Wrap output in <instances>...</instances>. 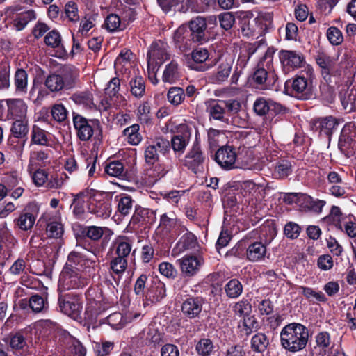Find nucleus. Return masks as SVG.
<instances>
[{
    "instance_id": "a211bd4d",
    "label": "nucleus",
    "mask_w": 356,
    "mask_h": 356,
    "mask_svg": "<svg viewBox=\"0 0 356 356\" xmlns=\"http://www.w3.org/2000/svg\"><path fill=\"white\" fill-rule=\"evenodd\" d=\"M263 65L259 61L252 74V80L256 87L267 89L274 86L277 77L273 72H268Z\"/></svg>"
},
{
    "instance_id": "c85d7f7f",
    "label": "nucleus",
    "mask_w": 356,
    "mask_h": 356,
    "mask_svg": "<svg viewBox=\"0 0 356 356\" xmlns=\"http://www.w3.org/2000/svg\"><path fill=\"white\" fill-rule=\"evenodd\" d=\"M234 60V57L230 54L222 55L219 57L220 63L215 75L216 82H224L229 77Z\"/></svg>"
},
{
    "instance_id": "9d476101",
    "label": "nucleus",
    "mask_w": 356,
    "mask_h": 356,
    "mask_svg": "<svg viewBox=\"0 0 356 356\" xmlns=\"http://www.w3.org/2000/svg\"><path fill=\"white\" fill-rule=\"evenodd\" d=\"M156 220L154 211L144 208L139 204L134 207V213L129 220V227L135 231L149 229Z\"/></svg>"
},
{
    "instance_id": "5701e85b",
    "label": "nucleus",
    "mask_w": 356,
    "mask_h": 356,
    "mask_svg": "<svg viewBox=\"0 0 356 356\" xmlns=\"http://www.w3.org/2000/svg\"><path fill=\"white\" fill-rule=\"evenodd\" d=\"M189 28V35L193 42L203 44L209 42V38L205 31L207 23L204 18L197 17L191 20Z\"/></svg>"
},
{
    "instance_id": "bb28decb",
    "label": "nucleus",
    "mask_w": 356,
    "mask_h": 356,
    "mask_svg": "<svg viewBox=\"0 0 356 356\" xmlns=\"http://www.w3.org/2000/svg\"><path fill=\"white\" fill-rule=\"evenodd\" d=\"M207 112L209 113V120H218L223 123H229L228 116L226 115L223 106V100L210 99L207 103Z\"/></svg>"
},
{
    "instance_id": "393cba45",
    "label": "nucleus",
    "mask_w": 356,
    "mask_h": 356,
    "mask_svg": "<svg viewBox=\"0 0 356 356\" xmlns=\"http://www.w3.org/2000/svg\"><path fill=\"white\" fill-rule=\"evenodd\" d=\"M280 60L285 67L292 69L300 68L305 63V58L301 53L295 51L281 50Z\"/></svg>"
},
{
    "instance_id": "72a5a7b5",
    "label": "nucleus",
    "mask_w": 356,
    "mask_h": 356,
    "mask_svg": "<svg viewBox=\"0 0 356 356\" xmlns=\"http://www.w3.org/2000/svg\"><path fill=\"white\" fill-rule=\"evenodd\" d=\"M8 108V115L10 118H22L26 116L27 106L25 102L21 99H8L6 100Z\"/></svg>"
},
{
    "instance_id": "39448f33",
    "label": "nucleus",
    "mask_w": 356,
    "mask_h": 356,
    "mask_svg": "<svg viewBox=\"0 0 356 356\" xmlns=\"http://www.w3.org/2000/svg\"><path fill=\"white\" fill-rule=\"evenodd\" d=\"M68 266H63L60 273L57 291L81 289L89 284L90 279L83 269H72Z\"/></svg>"
},
{
    "instance_id": "680f3d73",
    "label": "nucleus",
    "mask_w": 356,
    "mask_h": 356,
    "mask_svg": "<svg viewBox=\"0 0 356 356\" xmlns=\"http://www.w3.org/2000/svg\"><path fill=\"white\" fill-rule=\"evenodd\" d=\"M214 349V345L209 338H202L195 345V351L199 356H209Z\"/></svg>"
},
{
    "instance_id": "a19ab883",
    "label": "nucleus",
    "mask_w": 356,
    "mask_h": 356,
    "mask_svg": "<svg viewBox=\"0 0 356 356\" xmlns=\"http://www.w3.org/2000/svg\"><path fill=\"white\" fill-rule=\"evenodd\" d=\"M266 253V244L262 242H254L249 245L246 255L248 260L257 261L262 259Z\"/></svg>"
},
{
    "instance_id": "aec40b11",
    "label": "nucleus",
    "mask_w": 356,
    "mask_h": 356,
    "mask_svg": "<svg viewBox=\"0 0 356 356\" xmlns=\"http://www.w3.org/2000/svg\"><path fill=\"white\" fill-rule=\"evenodd\" d=\"M185 277H193L197 274L203 264L201 257L195 255H185L177 261Z\"/></svg>"
},
{
    "instance_id": "dca6fc26",
    "label": "nucleus",
    "mask_w": 356,
    "mask_h": 356,
    "mask_svg": "<svg viewBox=\"0 0 356 356\" xmlns=\"http://www.w3.org/2000/svg\"><path fill=\"white\" fill-rule=\"evenodd\" d=\"M6 342L13 354L17 356H30L34 350L32 344L27 343L26 339L21 332L10 333Z\"/></svg>"
},
{
    "instance_id": "3c124183",
    "label": "nucleus",
    "mask_w": 356,
    "mask_h": 356,
    "mask_svg": "<svg viewBox=\"0 0 356 356\" xmlns=\"http://www.w3.org/2000/svg\"><path fill=\"white\" fill-rule=\"evenodd\" d=\"M86 304H104L102 289L97 285L90 286L85 293Z\"/></svg>"
},
{
    "instance_id": "7c9ffc66",
    "label": "nucleus",
    "mask_w": 356,
    "mask_h": 356,
    "mask_svg": "<svg viewBox=\"0 0 356 356\" xmlns=\"http://www.w3.org/2000/svg\"><path fill=\"white\" fill-rule=\"evenodd\" d=\"M112 234V232L106 227L88 226V240L96 244L97 241L102 239V246L104 248L107 245L109 240L108 236Z\"/></svg>"
},
{
    "instance_id": "6ab92c4d",
    "label": "nucleus",
    "mask_w": 356,
    "mask_h": 356,
    "mask_svg": "<svg viewBox=\"0 0 356 356\" xmlns=\"http://www.w3.org/2000/svg\"><path fill=\"white\" fill-rule=\"evenodd\" d=\"M72 230L76 241V246H80L95 255L99 252V245L88 240V226L74 224Z\"/></svg>"
},
{
    "instance_id": "c756f323",
    "label": "nucleus",
    "mask_w": 356,
    "mask_h": 356,
    "mask_svg": "<svg viewBox=\"0 0 356 356\" xmlns=\"http://www.w3.org/2000/svg\"><path fill=\"white\" fill-rule=\"evenodd\" d=\"M33 207V204L29 203L18 218L14 220L15 225L19 229L28 231L33 227L36 219L35 216L31 212V208Z\"/></svg>"
},
{
    "instance_id": "de8ad7c7",
    "label": "nucleus",
    "mask_w": 356,
    "mask_h": 356,
    "mask_svg": "<svg viewBox=\"0 0 356 356\" xmlns=\"http://www.w3.org/2000/svg\"><path fill=\"white\" fill-rule=\"evenodd\" d=\"M197 244L196 236L191 232H186L179 238L176 245V248L179 252H184L187 250L195 248Z\"/></svg>"
},
{
    "instance_id": "774afa93",
    "label": "nucleus",
    "mask_w": 356,
    "mask_h": 356,
    "mask_svg": "<svg viewBox=\"0 0 356 356\" xmlns=\"http://www.w3.org/2000/svg\"><path fill=\"white\" fill-rule=\"evenodd\" d=\"M167 98L170 104L177 106L185 99L184 90L180 87H172L168 90Z\"/></svg>"
},
{
    "instance_id": "473e14b6",
    "label": "nucleus",
    "mask_w": 356,
    "mask_h": 356,
    "mask_svg": "<svg viewBox=\"0 0 356 356\" xmlns=\"http://www.w3.org/2000/svg\"><path fill=\"white\" fill-rule=\"evenodd\" d=\"M95 261L86 258V257L77 251H71L67 257V261L64 266L72 267V269H83V266H90L95 264Z\"/></svg>"
},
{
    "instance_id": "2eb2a0df",
    "label": "nucleus",
    "mask_w": 356,
    "mask_h": 356,
    "mask_svg": "<svg viewBox=\"0 0 356 356\" xmlns=\"http://www.w3.org/2000/svg\"><path fill=\"white\" fill-rule=\"evenodd\" d=\"M236 147L229 141L220 147L214 154V161L223 169L231 170L235 168L237 157Z\"/></svg>"
},
{
    "instance_id": "20e7f679",
    "label": "nucleus",
    "mask_w": 356,
    "mask_h": 356,
    "mask_svg": "<svg viewBox=\"0 0 356 356\" xmlns=\"http://www.w3.org/2000/svg\"><path fill=\"white\" fill-rule=\"evenodd\" d=\"M88 212L97 218H108L112 212L113 196L110 193L88 188Z\"/></svg>"
},
{
    "instance_id": "f257e3e1",
    "label": "nucleus",
    "mask_w": 356,
    "mask_h": 356,
    "mask_svg": "<svg viewBox=\"0 0 356 356\" xmlns=\"http://www.w3.org/2000/svg\"><path fill=\"white\" fill-rule=\"evenodd\" d=\"M314 77V69L308 65L298 74L286 81L284 92L298 99H309L314 95L313 80Z\"/></svg>"
},
{
    "instance_id": "9b49d317",
    "label": "nucleus",
    "mask_w": 356,
    "mask_h": 356,
    "mask_svg": "<svg viewBox=\"0 0 356 356\" xmlns=\"http://www.w3.org/2000/svg\"><path fill=\"white\" fill-rule=\"evenodd\" d=\"M253 109L255 113L261 117L266 115L269 116L284 115L289 112V108L285 106L263 97H258L255 100Z\"/></svg>"
},
{
    "instance_id": "603ef678",
    "label": "nucleus",
    "mask_w": 356,
    "mask_h": 356,
    "mask_svg": "<svg viewBox=\"0 0 356 356\" xmlns=\"http://www.w3.org/2000/svg\"><path fill=\"white\" fill-rule=\"evenodd\" d=\"M342 213L338 206L333 205L330 213L323 218V221L329 225H334L337 229L343 230L341 225Z\"/></svg>"
},
{
    "instance_id": "338daca9",
    "label": "nucleus",
    "mask_w": 356,
    "mask_h": 356,
    "mask_svg": "<svg viewBox=\"0 0 356 356\" xmlns=\"http://www.w3.org/2000/svg\"><path fill=\"white\" fill-rule=\"evenodd\" d=\"M113 348V342L105 340H101L100 342H95L93 344V350L96 356H106L111 353Z\"/></svg>"
},
{
    "instance_id": "f8f14e48",
    "label": "nucleus",
    "mask_w": 356,
    "mask_h": 356,
    "mask_svg": "<svg viewBox=\"0 0 356 356\" xmlns=\"http://www.w3.org/2000/svg\"><path fill=\"white\" fill-rule=\"evenodd\" d=\"M191 137V128L186 124L177 127V132L171 136L170 144V151L172 150L175 156H181L188 146Z\"/></svg>"
},
{
    "instance_id": "f3484780",
    "label": "nucleus",
    "mask_w": 356,
    "mask_h": 356,
    "mask_svg": "<svg viewBox=\"0 0 356 356\" xmlns=\"http://www.w3.org/2000/svg\"><path fill=\"white\" fill-rule=\"evenodd\" d=\"M342 120L332 115L318 118L314 120L312 129L318 131L320 136L330 140L332 134L338 129Z\"/></svg>"
},
{
    "instance_id": "5fc2aeb1",
    "label": "nucleus",
    "mask_w": 356,
    "mask_h": 356,
    "mask_svg": "<svg viewBox=\"0 0 356 356\" xmlns=\"http://www.w3.org/2000/svg\"><path fill=\"white\" fill-rule=\"evenodd\" d=\"M44 85L51 92H59L63 89L64 83L58 73L48 75L45 79Z\"/></svg>"
},
{
    "instance_id": "0e129e2a",
    "label": "nucleus",
    "mask_w": 356,
    "mask_h": 356,
    "mask_svg": "<svg viewBox=\"0 0 356 356\" xmlns=\"http://www.w3.org/2000/svg\"><path fill=\"white\" fill-rule=\"evenodd\" d=\"M104 171L111 177H120L124 175V166L121 161L114 160L106 165Z\"/></svg>"
},
{
    "instance_id": "ea45409f",
    "label": "nucleus",
    "mask_w": 356,
    "mask_h": 356,
    "mask_svg": "<svg viewBox=\"0 0 356 356\" xmlns=\"http://www.w3.org/2000/svg\"><path fill=\"white\" fill-rule=\"evenodd\" d=\"M120 81L119 78L114 77L111 79L108 83L107 88L105 89V99L102 100V104L105 106V109L111 106V101L113 97H118V92L120 90Z\"/></svg>"
},
{
    "instance_id": "8fccbe9b",
    "label": "nucleus",
    "mask_w": 356,
    "mask_h": 356,
    "mask_svg": "<svg viewBox=\"0 0 356 356\" xmlns=\"http://www.w3.org/2000/svg\"><path fill=\"white\" fill-rule=\"evenodd\" d=\"M22 301H26V303L29 304L30 308L36 313L48 308L47 296H43L39 294H35L31 296L28 301L26 300H22Z\"/></svg>"
},
{
    "instance_id": "423d86ee",
    "label": "nucleus",
    "mask_w": 356,
    "mask_h": 356,
    "mask_svg": "<svg viewBox=\"0 0 356 356\" xmlns=\"http://www.w3.org/2000/svg\"><path fill=\"white\" fill-rule=\"evenodd\" d=\"M58 291V305L60 311L76 321H82V296L72 291Z\"/></svg>"
},
{
    "instance_id": "58836bf2",
    "label": "nucleus",
    "mask_w": 356,
    "mask_h": 356,
    "mask_svg": "<svg viewBox=\"0 0 356 356\" xmlns=\"http://www.w3.org/2000/svg\"><path fill=\"white\" fill-rule=\"evenodd\" d=\"M339 97L344 109L350 106V111L356 110V87L355 86L341 91Z\"/></svg>"
},
{
    "instance_id": "052dcab7",
    "label": "nucleus",
    "mask_w": 356,
    "mask_h": 356,
    "mask_svg": "<svg viewBox=\"0 0 356 356\" xmlns=\"http://www.w3.org/2000/svg\"><path fill=\"white\" fill-rule=\"evenodd\" d=\"M232 310L236 316L243 318L251 314L252 305L248 299L243 298L241 300L234 304Z\"/></svg>"
},
{
    "instance_id": "bf43d9fd",
    "label": "nucleus",
    "mask_w": 356,
    "mask_h": 356,
    "mask_svg": "<svg viewBox=\"0 0 356 356\" xmlns=\"http://www.w3.org/2000/svg\"><path fill=\"white\" fill-rule=\"evenodd\" d=\"M129 85L132 95L137 98H140L144 95L145 92V81L141 76L131 79Z\"/></svg>"
},
{
    "instance_id": "69168bd1",
    "label": "nucleus",
    "mask_w": 356,
    "mask_h": 356,
    "mask_svg": "<svg viewBox=\"0 0 356 356\" xmlns=\"http://www.w3.org/2000/svg\"><path fill=\"white\" fill-rule=\"evenodd\" d=\"M277 234V230L275 222H272L270 224L264 226L261 229L260 238L263 240L264 243L266 245L270 244L275 238Z\"/></svg>"
},
{
    "instance_id": "e433bc0d",
    "label": "nucleus",
    "mask_w": 356,
    "mask_h": 356,
    "mask_svg": "<svg viewBox=\"0 0 356 356\" xmlns=\"http://www.w3.org/2000/svg\"><path fill=\"white\" fill-rule=\"evenodd\" d=\"M117 202V211L122 216H128L133 209L135 201L128 194H120L115 197Z\"/></svg>"
},
{
    "instance_id": "7ed1b4c3",
    "label": "nucleus",
    "mask_w": 356,
    "mask_h": 356,
    "mask_svg": "<svg viewBox=\"0 0 356 356\" xmlns=\"http://www.w3.org/2000/svg\"><path fill=\"white\" fill-rule=\"evenodd\" d=\"M280 344L288 352L296 353L304 350L309 337V329L300 323H290L280 332Z\"/></svg>"
},
{
    "instance_id": "1a4fd4ad",
    "label": "nucleus",
    "mask_w": 356,
    "mask_h": 356,
    "mask_svg": "<svg viewBox=\"0 0 356 356\" xmlns=\"http://www.w3.org/2000/svg\"><path fill=\"white\" fill-rule=\"evenodd\" d=\"M161 156L170 159V140L163 136L156 137L152 143L145 147L144 152L145 162L149 165L161 161Z\"/></svg>"
},
{
    "instance_id": "a878e982",
    "label": "nucleus",
    "mask_w": 356,
    "mask_h": 356,
    "mask_svg": "<svg viewBox=\"0 0 356 356\" xmlns=\"http://www.w3.org/2000/svg\"><path fill=\"white\" fill-rule=\"evenodd\" d=\"M51 150L33 149L30 152L28 170L31 172L37 168L44 167L48 163Z\"/></svg>"
},
{
    "instance_id": "f704fd0d",
    "label": "nucleus",
    "mask_w": 356,
    "mask_h": 356,
    "mask_svg": "<svg viewBox=\"0 0 356 356\" xmlns=\"http://www.w3.org/2000/svg\"><path fill=\"white\" fill-rule=\"evenodd\" d=\"M238 327L242 334L248 337L260 329V323L254 315L250 314L240 320Z\"/></svg>"
},
{
    "instance_id": "49530a36",
    "label": "nucleus",
    "mask_w": 356,
    "mask_h": 356,
    "mask_svg": "<svg viewBox=\"0 0 356 356\" xmlns=\"http://www.w3.org/2000/svg\"><path fill=\"white\" fill-rule=\"evenodd\" d=\"M17 243V240L6 227V224L0 226V253L3 250V245L7 249H12Z\"/></svg>"
},
{
    "instance_id": "4d7b16f0",
    "label": "nucleus",
    "mask_w": 356,
    "mask_h": 356,
    "mask_svg": "<svg viewBox=\"0 0 356 356\" xmlns=\"http://www.w3.org/2000/svg\"><path fill=\"white\" fill-rule=\"evenodd\" d=\"M139 124H134L127 127L123 131V134L127 136V141L129 144L132 145H137L142 140V136L139 133Z\"/></svg>"
},
{
    "instance_id": "f03ea898",
    "label": "nucleus",
    "mask_w": 356,
    "mask_h": 356,
    "mask_svg": "<svg viewBox=\"0 0 356 356\" xmlns=\"http://www.w3.org/2000/svg\"><path fill=\"white\" fill-rule=\"evenodd\" d=\"M72 122L76 138L87 142L92 140L93 147H99L103 143V127L98 119L86 118L82 115L73 111Z\"/></svg>"
},
{
    "instance_id": "4c0bfd02",
    "label": "nucleus",
    "mask_w": 356,
    "mask_h": 356,
    "mask_svg": "<svg viewBox=\"0 0 356 356\" xmlns=\"http://www.w3.org/2000/svg\"><path fill=\"white\" fill-rule=\"evenodd\" d=\"M27 138H18L17 136H9L7 141V151L19 159H22Z\"/></svg>"
},
{
    "instance_id": "412c9836",
    "label": "nucleus",
    "mask_w": 356,
    "mask_h": 356,
    "mask_svg": "<svg viewBox=\"0 0 356 356\" xmlns=\"http://www.w3.org/2000/svg\"><path fill=\"white\" fill-rule=\"evenodd\" d=\"M107 309L104 304H86L82 321L84 326L89 330L90 327L93 329L97 327L98 318L102 316Z\"/></svg>"
},
{
    "instance_id": "79ce46f5",
    "label": "nucleus",
    "mask_w": 356,
    "mask_h": 356,
    "mask_svg": "<svg viewBox=\"0 0 356 356\" xmlns=\"http://www.w3.org/2000/svg\"><path fill=\"white\" fill-rule=\"evenodd\" d=\"M47 131L41 129L38 125H33L31 131L30 146L37 145L40 146H49V140Z\"/></svg>"
},
{
    "instance_id": "2f4dec72",
    "label": "nucleus",
    "mask_w": 356,
    "mask_h": 356,
    "mask_svg": "<svg viewBox=\"0 0 356 356\" xmlns=\"http://www.w3.org/2000/svg\"><path fill=\"white\" fill-rule=\"evenodd\" d=\"M273 176L277 179H284L293 173L292 161L287 159H279L273 164Z\"/></svg>"
},
{
    "instance_id": "4be33fe9",
    "label": "nucleus",
    "mask_w": 356,
    "mask_h": 356,
    "mask_svg": "<svg viewBox=\"0 0 356 356\" xmlns=\"http://www.w3.org/2000/svg\"><path fill=\"white\" fill-rule=\"evenodd\" d=\"M88 188L74 195L70 207L75 218L83 220L87 218L86 209L89 204Z\"/></svg>"
},
{
    "instance_id": "a18cd8bd",
    "label": "nucleus",
    "mask_w": 356,
    "mask_h": 356,
    "mask_svg": "<svg viewBox=\"0 0 356 356\" xmlns=\"http://www.w3.org/2000/svg\"><path fill=\"white\" fill-rule=\"evenodd\" d=\"M315 343L316 346H314V348H318L320 350L319 355L325 356L332 343L330 334L327 331L319 332L315 336Z\"/></svg>"
},
{
    "instance_id": "0eeeda50",
    "label": "nucleus",
    "mask_w": 356,
    "mask_h": 356,
    "mask_svg": "<svg viewBox=\"0 0 356 356\" xmlns=\"http://www.w3.org/2000/svg\"><path fill=\"white\" fill-rule=\"evenodd\" d=\"M205 298L201 296L187 294L181 299L180 314L186 321L197 320L200 318Z\"/></svg>"
},
{
    "instance_id": "b1692460",
    "label": "nucleus",
    "mask_w": 356,
    "mask_h": 356,
    "mask_svg": "<svg viewBox=\"0 0 356 356\" xmlns=\"http://www.w3.org/2000/svg\"><path fill=\"white\" fill-rule=\"evenodd\" d=\"M66 90L74 88L79 81V70L72 65H64L58 70Z\"/></svg>"
},
{
    "instance_id": "c9c22d12",
    "label": "nucleus",
    "mask_w": 356,
    "mask_h": 356,
    "mask_svg": "<svg viewBox=\"0 0 356 356\" xmlns=\"http://www.w3.org/2000/svg\"><path fill=\"white\" fill-rule=\"evenodd\" d=\"M148 62L152 60L156 65H161L170 58V55L165 46H150L147 51Z\"/></svg>"
},
{
    "instance_id": "c03bdc74",
    "label": "nucleus",
    "mask_w": 356,
    "mask_h": 356,
    "mask_svg": "<svg viewBox=\"0 0 356 356\" xmlns=\"http://www.w3.org/2000/svg\"><path fill=\"white\" fill-rule=\"evenodd\" d=\"M224 290L227 298L236 299L242 294L243 285L237 278H232L225 284Z\"/></svg>"
},
{
    "instance_id": "864d4df0",
    "label": "nucleus",
    "mask_w": 356,
    "mask_h": 356,
    "mask_svg": "<svg viewBox=\"0 0 356 356\" xmlns=\"http://www.w3.org/2000/svg\"><path fill=\"white\" fill-rule=\"evenodd\" d=\"M36 15L33 10H29L27 11L20 13L13 21L14 26L17 31L23 30L29 22L35 20Z\"/></svg>"
},
{
    "instance_id": "6e6d98bb",
    "label": "nucleus",
    "mask_w": 356,
    "mask_h": 356,
    "mask_svg": "<svg viewBox=\"0 0 356 356\" xmlns=\"http://www.w3.org/2000/svg\"><path fill=\"white\" fill-rule=\"evenodd\" d=\"M257 47L254 46H240V53L237 60L236 66L244 69L251 58V56L256 52Z\"/></svg>"
},
{
    "instance_id": "e2e57ef3",
    "label": "nucleus",
    "mask_w": 356,
    "mask_h": 356,
    "mask_svg": "<svg viewBox=\"0 0 356 356\" xmlns=\"http://www.w3.org/2000/svg\"><path fill=\"white\" fill-rule=\"evenodd\" d=\"M104 27L110 32L123 30L125 25L121 22L120 17L116 14H111L104 21Z\"/></svg>"
},
{
    "instance_id": "cd10ccee",
    "label": "nucleus",
    "mask_w": 356,
    "mask_h": 356,
    "mask_svg": "<svg viewBox=\"0 0 356 356\" xmlns=\"http://www.w3.org/2000/svg\"><path fill=\"white\" fill-rule=\"evenodd\" d=\"M166 296L165 284L159 280H151V282L148 284L145 298L152 302H157L161 301Z\"/></svg>"
},
{
    "instance_id": "13d9d810",
    "label": "nucleus",
    "mask_w": 356,
    "mask_h": 356,
    "mask_svg": "<svg viewBox=\"0 0 356 356\" xmlns=\"http://www.w3.org/2000/svg\"><path fill=\"white\" fill-rule=\"evenodd\" d=\"M179 78L178 65L172 61L165 66L162 76L163 81L172 83L178 80Z\"/></svg>"
},
{
    "instance_id": "37998d69",
    "label": "nucleus",
    "mask_w": 356,
    "mask_h": 356,
    "mask_svg": "<svg viewBox=\"0 0 356 356\" xmlns=\"http://www.w3.org/2000/svg\"><path fill=\"white\" fill-rule=\"evenodd\" d=\"M268 337L262 332H257L252 336L250 341V347L253 352L263 353L269 346Z\"/></svg>"
},
{
    "instance_id": "09e8293b",
    "label": "nucleus",
    "mask_w": 356,
    "mask_h": 356,
    "mask_svg": "<svg viewBox=\"0 0 356 356\" xmlns=\"http://www.w3.org/2000/svg\"><path fill=\"white\" fill-rule=\"evenodd\" d=\"M116 257L127 259L132 248L131 241L127 237H120L115 241Z\"/></svg>"
},
{
    "instance_id": "4468645a",
    "label": "nucleus",
    "mask_w": 356,
    "mask_h": 356,
    "mask_svg": "<svg viewBox=\"0 0 356 356\" xmlns=\"http://www.w3.org/2000/svg\"><path fill=\"white\" fill-rule=\"evenodd\" d=\"M339 149L347 157L350 158L356 153V129L350 124H345L339 138Z\"/></svg>"
},
{
    "instance_id": "ddd939ff",
    "label": "nucleus",
    "mask_w": 356,
    "mask_h": 356,
    "mask_svg": "<svg viewBox=\"0 0 356 356\" xmlns=\"http://www.w3.org/2000/svg\"><path fill=\"white\" fill-rule=\"evenodd\" d=\"M205 160L206 156L202 150L200 144L195 140L184 157V165L193 173L197 174L204 171Z\"/></svg>"
},
{
    "instance_id": "6e6552de",
    "label": "nucleus",
    "mask_w": 356,
    "mask_h": 356,
    "mask_svg": "<svg viewBox=\"0 0 356 356\" xmlns=\"http://www.w3.org/2000/svg\"><path fill=\"white\" fill-rule=\"evenodd\" d=\"M323 79L327 83L333 82L332 79H339L341 76V67L333 58L325 52L318 51L314 56Z\"/></svg>"
}]
</instances>
